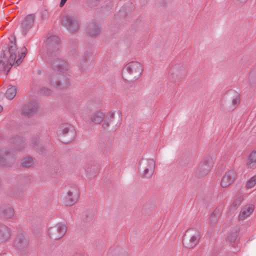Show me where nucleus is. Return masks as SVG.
<instances>
[{
  "instance_id": "nucleus-2",
  "label": "nucleus",
  "mask_w": 256,
  "mask_h": 256,
  "mask_svg": "<svg viewBox=\"0 0 256 256\" xmlns=\"http://www.w3.org/2000/svg\"><path fill=\"white\" fill-rule=\"evenodd\" d=\"M200 236V231L194 228L188 230L183 238V245L188 248H194L198 244Z\"/></svg>"
},
{
  "instance_id": "nucleus-3",
  "label": "nucleus",
  "mask_w": 256,
  "mask_h": 256,
  "mask_svg": "<svg viewBox=\"0 0 256 256\" xmlns=\"http://www.w3.org/2000/svg\"><path fill=\"white\" fill-rule=\"evenodd\" d=\"M240 102V95L234 90L228 92L222 102V106L228 110H234Z\"/></svg>"
},
{
  "instance_id": "nucleus-8",
  "label": "nucleus",
  "mask_w": 256,
  "mask_h": 256,
  "mask_svg": "<svg viewBox=\"0 0 256 256\" xmlns=\"http://www.w3.org/2000/svg\"><path fill=\"white\" fill-rule=\"evenodd\" d=\"M62 24L70 32H76L80 27V22L77 17L67 15L64 17Z\"/></svg>"
},
{
  "instance_id": "nucleus-18",
  "label": "nucleus",
  "mask_w": 256,
  "mask_h": 256,
  "mask_svg": "<svg viewBox=\"0 0 256 256\" xmlns=\"http://www.w3.org/2000/svg\"><path fill=\"white\" fill-rule=\"evenodd\" d=\"M10 229L6 226L0 224V242H6L10 238Z\"/></svg>"
},
{
  "instance_id": "nucleus-17",
  "label": "nucleus",
  "mask_w": 256,
  "mask_h": 256,
  "mask_svg": "<svg viewBox=\"0 0 256 256\" xmlns=\"http://www.w3.org/2000/svg\"><path fill=\"white\" fill-rule=\"evenodd\" d=\"M105 114L102 110H98L93 112L90 116V121L96 124H100L103 122Z\"/></svg>"
},
{
  "instance_id": "nucleus-32",
  "label": "nucleus",
  "mask_w": 256,
  "mask_h": 256,
  "mask_svg": "<svg viewBox=\"0 0 256 256\" xmlns=\"http://www.w3.org/2000/svg\"><path fill=\"white\" fill-rule=\"evenodd\" d=\"M40 92L44 94L49 95L51 93V91L48 88H44L41 90Z\"/></svg>"
},
{
  "instance_id": "nucleus-6",
  "label": "nucleus",
  "mask_w": 256,
  "mask_h": 256,
  "mask_svg": "<svg viewBox=\"0 0 256 256\" xmlns=\"http://www.w3.org/2000/svg\"><path fill=\"white\" fill-rule=\"evenodd\" d=\"M125 68L132 80L138 78L142 74V67L141 64L137 61L128 62Z\"/></svg>"
},
{
  "instance_id": "nucleus-29",
  "label": "nucleus",
  "mask_w": 256,
  "mask_h": 256,
  "mask_svg": "<svg viewBox=\"0 0 256 256\" xmlns=\"http://www.w3.org/2000/svg\"><path fill=\"white\" fill-rule=\"evenodd\" d=\"M110 122H111L110 120H106L102 126V129L103 130H107L108 128L109 127L110 124Z\"/></svg>"
},
{
  "instance_id": "nucleus-36",
  "label": "nucleus",
  "mask_w": 256,
  "mask_h": 256,
  "mask_svg": "<svg viewBox=\"0 0 256 256\" xmlns=\"http://www.w3.org/2000/svg\"><path fill=\"white\" fill-rule=\"evenodd\" d=\"M2 107L1 106H0V112H2Z\"/></svg>"
},
{
  "instance_id": "nucleus-5",
  "label": "nucleus",
  "mask_w": 256,
  "mask_h": 256,
  "mask_svg": "<svg viewBox=\"0 0 256 256\" xmlns=\"http://www.w3.org/2000/svg\"><path fill=\"white\" fill-rule=\"evenodd\" d=\"M80 194V190L78 186L72 185L69 186L64 198V202L65 205L72 206L74 204L79 198Z\"/></svg>"
},
{
  "instance_id": "nucleus-20",
  "label": "nucleus",
  "mask_w": 256,
  "mask_h": 256,
  "mask_svg": "<svg viewBox=\"0 0 256 256\" xmlns=\"http://www.w3.org/2000/svg\"><path fill=\"white\" fill-rule=\"evenodd\" d=\"M50 44V48H52L54 50H59L60 46V40L56 36H52L48 40Z\"/></svg>"
},
{
  "instance_id": "nucleus-11",
  "label": "nucleus",
  "mask_w": 256,
  "mask_h": 256,
  "mask_svg": "<svg viewBox=\"0 0 256 256\" xmlns=\"http://www.w3.org/2000/svg\"><path fill=\"white\" fill-rule=\"evenodd\" d=\"M62 140L64 143H68L74 138L75 132L74 128L70 124L62 125L60 130Z\"/></svg>"
},
{
  "instance_id": "nucleus-10",
  "label": "nucleus",
  "mask_w": 256,
  "mask_h": 256,
  "mask_svg": "<svg viewBox=\"0 0 256 256\" xmlns=\"http://www.w3.org/2000/svg\"><path fill=\"white\" fill-rule=\"evenodd\" d=\"M48 80L52 86L59 88H66L70 84L69 79L61 74H54Z\"/></svg>"
},
{
  "instance_id": "nucleus-23",
  "label": "nucleus",
  "mask_w": 256,
  "mask_h": 256,
  "mask_svg": "<svg viewBox=\"0 0 256 256\" xmlns=\"http://www.w3.org/2000/svg\"><path fill=\"white\" fill-rule=\"evenodd\" d=\"M28 244V240L22 235L18 236L14 242L15 246L19 249L24 248L27 246Z\"/></svg>"
},
{
  "instance_id": "nucleus-30",
  "label": "nucleus",
  "mask_w": 256,
  "mask_h": 256,
  "mask_svg": "<svg viewBox=\"0 0 256 256\" xmlns=\"http://www.w3.org/2000/svg\"><path fill=\"white\" fill-rule=\"evenodd\" d=\"M114 117V112L112 110L108 112L107 115L106 120H110L111 122L113 120Z\"/></svg>"
},
{
  "instance_id": "nucleus-4",
  "label": "nucleus",
  "mask_w": 256,
  "mask_h": 256,
  "mask_svg": "<svg viewBox=\"0 0 256 256\" xmlns=\"http://www.w3.org/2000/svg\"><path fill=\"white\" fill-rule=\"evenodd\" d=\"M156 164L153 159H142L140 163V172L142 177L150 178L154 174Z\"/></svg>"
},
{
  "instance_id": "nucleus-21",
  "label": "nucleus",
  "mask_w": 256,
  "mask_h": 256,
  "mask_svg": "<svg viewBox=\"0 0 256 256\" xmlns=\"http://www.w3.org/2000/svg\"><path fill=\"white\" fill-rule=\"evenodd\" d=\"M100 31V26L96 23H92L90 24L87 28L88 33L92 36L97 35Z\"/></svg>"
},
{
  "instance_id": "nucleus-25",
  "label": "nucleus",
  "mask_w": 256,
  "mask_h": 256,
  "mask_svg": "<svg viewBox=\"0 0 256 256\" xmlns=\"http://www.w3.org/2000/svg\"><path fill=\"white\" fill-rule=\"evenodd\" d=\"M220 216V212L219 210H216L212 214L210 220V224L212 226H214L218 222Z\"/></svg>"
},
{
  "instance_id": "nucleus-12",
  "label": "nucleus",
  "mask_w": 256,
  "mask_h": 256,
  "mask_svg": "<svg viewBox=\"0 0 256 256\" xmlns=\"http://www.w3.org/2000/svg\"><path fill=\"white\" fill-rule=\"evenodd\" d=\"M50 64L52 69L62 72L67 71L70 68L68 62L60 58L54 59L50 62Z\"/></svg>"
},
{
  "instance_id": "nucleus-14",
  "label": "nucleus",
  "mask_w": 256,
  "mask_h": 256,
  "mask_svg": "<svg viewBox=\"0 0 256 256\" xmlns=\"http://www.w3.org/2000/svg\"><path fill=\"white\" fill-rule=\"evenodd\" d=\"M35 16L32 14L28 15L22 23L23 32L26 33L33 26Z\"/></svg>"
},
{
  "instance_id": "nucleus-16",
  "label": "nucleus",
  "mask_w": 256,
  "mask_h": 256,
  "mask_svg": "<svg viewBox=\"0 0 256 256\" xmlns=\"http://www.w3.org/2000/svg\"><path fill=\"white\" fill-rule=\"evenodd\" d=\"M38 108V104L32 102L24 106L22 108V112L26 115L32 116L36 111Z\"/></svg>"
},
{
  "instance_id": "nucleus-7",
  "label": "nucleus",
  "mask_w": 256,
  "mask_h": 256,
  "mask_svg": "<svg viewBox=\"0 0 256 256\" xmlns=\"http://www.w3.org/2000/svg\"><path fill=\"white\" fill-rule=\"evenodd\" d=\"M66 232V226L62 223H58L54 226L48 228V236L53 240L61 238Z\"/></svg>"
},
{
  "instance_id": "nucleus-13",
  "label": "nucleus",
  "mask_w": 256,
  "mask_h": 256,
  "mask_svg": "<svg viewBox=\"0 0 256 256\" xmlns=\"http://www.w3.org/2000/svg\"><path fill=\"white\" fill-rule=\"evenodd\" d=\"M236 176V172L234 170H230L227 171L222 178L221 182L222 186L226 188L230 186L234 182Z\"/></svg>"
},
{
  "instance_id": "nucleus-33",
  "label": "nucleus",
  "mask_w": 256,
  "mask_h": 256,
  "mask_svg": "<svg viewBox=\"0 0 256 256\" xmlns=\"http://www.w3.org/2000/svg\"><path fill=\"white\" fill-rule=\"evenodd\" d=\"M241 202V200L240 198L236 200L233 204L234 205H235L236 206H240Z\"/></svg>"
},
{
  "instance_id": "nucleus-24",
  "label": "nucleus",
  "mask_w": 256,
  "mask_h": 256,
  "mask_svg": "<svg viewBox=\"0 0 256 256\" xmlns=\"http://www.w3.org/2000/svg\"><path fill=\"white\" fill-rule=\"evenodd\" d=\"M256 164V151L252 152L249 155L246 166L248 168H252Z\"/></svg>"
},
{
  "instance_id": "nucleus-19",
  "label": "nucleus",
  "mask_w": 256,
  "mask_h": 256,
  "mask_svg": "<svg viewBox=\"0 0 256 256\" xmlns=\"http://www.w3.org/2000/svg\"><path fill=\"white\" fill-rule=\"evenodd\" d=\"M254 210V206L252 204L246 206L241 210L239 218L240 220H243L253 212Z\"/></svg>"
},
{
  "instance_id": "nucleus-15",
  "label": "nucleus",
  "mask_w": 256,
  "mask_h": 256,
  "mask_svg": "<svg viewBox=\"0 0 256 256\" xmlns=\"http://www.w3.org/2000/svg\"><path fill=\"white\" fill-rule=\"evenodd\" d=\"M0 216L4 218H12L14 215V209L10 206L6 205L1 207Z\"/></svg>"
},
{
  "instance_id": "nucleus-31",
  "label": "nucleus",
  "mask_w": 256,
  "mask_h": 256,
  "mask_svg": "<svg viewBox=\"0 0 256 256\" xmlns=\"http://www.w3.org/2000/svg\"><path fill=\"white\" fill-rule=\"evenodd\" d=\"M100 0H88V4L90 6H96Z\"/></svg>"
},
{
  "instance_id": "nucleus-34",
  "label": "nucleus",
  "mask_w": 256,
  "mask_h": 256,
  "mask_svg": "<svg viewBox=\"0 0 256 256\" xmlns=\"http://www.w3.org/2000/svg\"><path fill=\"white\" fill-rule=\"evenodd\" d=\"M66 1H67V0H61L60 3V6L62 7L64 6V4H66Z\"/></svg>"
},
{
  "instance_id": "nucleus-26",
  "label": "nucleus",
  "mask_w": 256,
  "mask_h": 256,
  "mask_svg": "<svg viewBox=\"0 0 256 256\" xmlns=\"http://www.w3.org/2000/svg\"><path fill=\"white\" fill-rule=\"evenodd\" d=\"M16 94V90L15 86H10L6 92V97L9 100H12L14 98Z\"/></svg>"
},
{
  "instance_id": "nucleus-9",
  "label": "nucleus",
  "mask_w": 256,
  "mask_h": 256,
  "mask_svg": "<svg viewBox=\"0 0 256 256\" xmlns=\"http://www.w3.org/2000/svg\"><path fill=\"white\" fill-rule=\"evenodd\" d=\"M213 166V160L211 157H206L200 162L196 170V174L202 176L207 174Z\"/></svg>"
},
{
  "instance_id": "nucleus-27",
  "label": "nucleus",
  "mask_w": 256,
  "mask_h": 256,
  "mask_svg": "<svg viewBox=\"0 0 256 256\" xmlns=\"http://www.w3.org/2000/svg\"><path fill=\"white\" fill-rule=\"evenodd\" d=\"M256 184V174L250 178V179L248 181L246 186L248 188H254Z\"/></svg>"
},
{
  "instance_id": "nucleus-1",
  "label": "nucleus",
  "mask_w": 256,
  "mask_h": 256,
  "mask_svg": "<svg viewBox=\"0 0 256 256\" xmlns=\"http://www.w3.org/2000/svg\"><path fill=\"white\" fill-rule=\"evenodd\" d=\"M8 48L10 54L8 60L4 56L0 58V71H7V73L10 71L12 66L14 64L18 66L22 63V60L26 56L27 50L25 47H22L21 49L20 56L16 60L17 54L20 53V52L16 48L15 40L10 42Z\"/></svg>"
},
{
  "instance_id": "nucleus-22",
  "label": "nucleus",
  "mask_w": 256,
  "mask_h": 256,
  "mask_svg": "<svg viewBox=\"0 0 256 256\" xmlns=\"http://www.w3.org/2000/svg\"><path fill=\"white\" fill-rule=\"evenodd\" d=\"M36 160L30 156H26L22 159L20 165L24 168H30L36 165Z\"/></svg>"
},
{
  "instance_id": "nucleus-37",
  "label": "nucleus",
  "mask_w": 256,
  "mask_h": 256,
  "mask_svg": "<svg viewBox=\"0 0 256 256\" xmlns=\"http://www.w3.org/2000/svg\"><path fill=\"white\" fill-rule=\"evenodd\" d=\"M0 256H7L5 254H2L0 255Z\"/></svg>"
},
{
  "instance_id": "nucleus-35",
  "label": "nucleus",
  "mask_w": 256,
  "mask_h": 256,
  "mask_svg": "<svg viewBox=\"0 0 256 256\" xmlns=\"http://www.w3.org/2000/svg\"><path fill=\"white\" fill-rule=\"evenodd\" d=\"M236 0L240 2V3H244L246 1V0Z\"/></svg>"
},
{
  "instance_id": "nucleus-28",
  "label": "nucleus",
  "mask_w": 256,
  "mask_h": 256,
  "mask_svg": "<svg viewBox=\"0 0 256 256\" xmlns=\"http://www.w3.org/2000/svg\"><path fill=\"white\" fill-rule=\"evenodd\" d=\"M49 17V12L46 8L42 9L40 12V18L42 20H48Z\"/></svg>"
}]
</instances>
